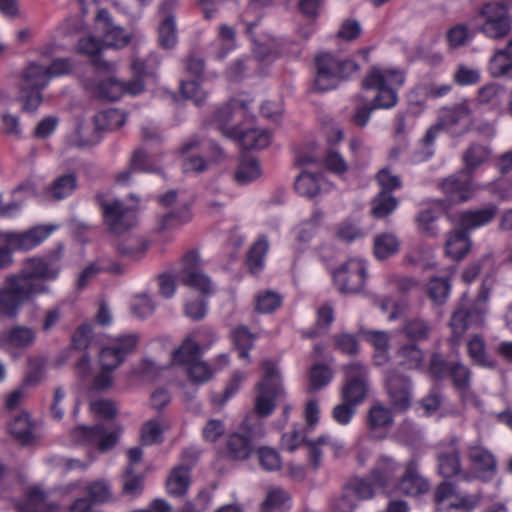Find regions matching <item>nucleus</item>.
Here are the masks:
<instances>
[{
  "mask_svg": "<svg viewBox=\"0 0 512 512\" xmlns=\"http://www.w3.org/2000/svg\"><path fill=\"white\" fill-rule=\"evenodd\" d=\"M61 269L60 257L55 254L26 259L21 270L7 276L0 288V314L15 318L23 304L49 291L45 282L58 279Z\"/></svg>",
  "mask_w": 512,
  "mask_h": 512,
  "instance_id": "obj_1",
  "label": "nucleus"
},
{
  "mask_svg": "<svg viewBox=\"0 0 512 512\" xmlns=\"http://www.w3.org/2000/svg\"><path fill=\"white\" fill-rule=\"evenodd\" d=\"M264 423L256 416L247 415L238 429L226 439V460L244 461L250 458L258 441L265 436Z\"/></svg>",
  "mask_w": 512,
  "mask_h": 512,
  "instance_id": "obj_2",
  "label": "nucleus"
},
{
  "mask_svg": "<svg viewBox=\"0 0 512 512\" xmlns=\"http://www.w3.org/2000/svg\"><path fill=\"white\" fill-rule=\"evenodd\" d=\"M178 154L183 157L182 170L184 173H201L210 164L220 160L223 150L216 142L203 141L199 136L193 135L181 144Z\"/></svg>",
  "mask_w": 512,
  "mask_h": 512,
  "instance_id": "obj_3",
  "label": "nucleus"
},
{
  "mask_svg": "<svg viewBox=\"0 0 512 512\" xmlns=\"http://www.w3.org/2000/svg\"><path fill=\"white\" fill-rule=\"evenodd\" d=\"M316 74L314 87L317 91L336 88L340 81L349 78L359 70V65L351 59H338L329 52L315 57Z\"/></svg>",
  "mask_w": 512,
  "mask_h": 512,
  "instance_id": "obj_4",
  "label": "nucleus"
},
{
  "mask_svg": "<svg viewBox=\"0 0 512 512\" xmlns=\"http://www.w3.org/2000/svg\"><path fill=\"white\" fill-rule=\"evenodd\" d=\"M262 366L264 375L256 385L257 396L254 405L255 416L258 419L270 416L275 410L276 400L285 396L280 373L275 363L265 360Z\"/></svg>",
  "mask_w": 512,
  "mask_h": 512,
  "instance_id": "obj_5",
  "label": "nucleus"
},
{
  "mask_svg": "<svg viewBox=\"0 0 512 512\" xmlns=\"http://www.w3.org/2000/svg\"><path fill=\"white\" fill-rule=\"evenodd\" d=\"M404 82V76L397 71H387L383 73L377 68H373L363 79V89L377 90V94L372 101L375 109H390L398 102V94L394 86H401Z\"/></svg>",
  "mask_w": 512,
  "mask_h": 512,
  "instance_id": "obj_6",
  "label": "nucleus"
},
{
  "mask_svg": "<svg viewBox=\"0 0 512 512\" xmlns=\"http://www.w3.org/2000/svg\"><path fill=\"white\" fill-rule=\"evenodd\" d=\"M487 299L488 291L483 290L473 304L465 306L461 303L454 310L449 320V326L452 332L449 342L452 345L457 346L460 344L463 336L471 325L483 324Z\"/></svg>",
  "mask_w": 512,
  "mask_h": 512,
  "instance_id": "obj_7",
  "label": "nucleus"
},
{
  "mask_svg": "<svg viewBox=\"0 0 512 512\" xmlns=\"http://www.w3.org/2000/svg\"><path fill=\"white\" fill-rule=\"evenodd\" d=\"M479 16L483 18L479 30L488 38L499 40L510 33L512 17L505 2H489L482 5L479 9Z\"/></svg>",
  "mask_w": 512,
  "mask_h": 512,
  "instance_id": "obj_8",
  "label": "nucleus"
},
{
  "mask_svg": "<svg viewBox=\"0 0 512 512\" xmlns=\"http://www.w3.org/2000/svg\"><path fill=\"white\" fill-rule=\"evenodd\" d=\"M332 277L341 294L361 293L367 279L366 265L360 259H349L332 272Z\"/></svg>",
  "mask_w": 512,
  "mask_h": 512,
  "instance_id": "obj_9",
  "label": "nucleus"
},
{
  "mask_svg": "<svg viewBox=\"0 0 512 512\" xmlns=\"http://www.w3.org/2000/svg\"><path fill=\"white\" fill-rule=\"evenodd\" d=\"M95 202L101 209L103 222L111 233L119 235L135 225V212L121 201L115 200L108 203L105 196L99 193L95 196Z\"/></svg>",
  "mask_w": 512,
  "mask_h": 512,
  "instance_id": "obj_10",
  "label": "nucleus"
},
{
  "mask_svg": "<svg viewBox=\"0 0 512 512\" xmlns=\"http://www.w3.org/2000/svg\"><path fill=\"white\" fill-rule=\"evenodd\" d=\"M437 186L446 197L443 200H437V204L444 209L468 201L474 190L472 176L463 170L443 178Z\"/></svg>",
  "mask_w": 512,
  "mask_h": 512,
  "instance_id": "obj_11",
  "label": "nucleus"
},
{
  "mask_svg": "<svg viewBox=\"0 0 512 512\" xmlns=\"http://www.w3.org/2000/svg\"><path fill=\"white\" fill-rule=\"evenodd\" d=\"M345 379L341 388V398L352 405L361 404L367 397L368 373L366 367L360 362H353L344 366Z\"/></svg>",
  "mask_w": 512,
  "mask_h": 512,
  "instance_id": "obj_12",
  "label": "nucleus"
},
{
  "mask_svg": "<svg viewBox=\"0 0 512 512\" xmlns=\"http://www.w3.org/2000/svg\"><path fill=\"white\" fill-rule=\"evenodd\" d=\"M386 392L391 409L405 413L412 403V382L410 377L391 369L385 374Z\"/></svg>",
  "mask_w": 512,
  "mask_h": 512,
  "instance_id": "obj_13",
  "label": "nucleus"
},
{
  "mask_svg": "<svg viewBox=\"0 0 512 512\" xmlns=\"http://www.w3.org/2000/svg\"><path fill=\"white\" fill-rule=\"evenodd\" d=\"M72 439L80 444L96 447L105 452L112 449L118 442L119 431H108L104 425H80L71 432Z\"/></svg>",
  "mask_w": 512,
  "mask_h": 512,
  "instance_id": "obj_14",
  "label": "nucleus"
},
{
  "mask_svg": "<svg viewBox=\"0 0 512 512\" xmlns=\"http://www.w3.org/2000/svg\"><path fill=\"white\" fill-rule=\"evenodd\" d=\"M138 336L136 334L121 335L114 339L110 345L105 346L99 353V363L103 370H115L136 348Z\"/></svg>",
  "mask_w": 512,
  "mask_h": 512,
  "instance_id": "obj_15",
  "label": "nucleus"
},
{
  "mask_svg": "<svg viewBox=\"0 0 512 512\" xmlns=\"http://www.w3.org/2000/svg\"><path fill=\"white\" fill-rule=\"evenodd\" d=\"M158 63L152 58H134L130 64L132 79L123 81V95L138 96L145 90V81L157 77Z\"/></svg>",
  "mask_w": 512,
  "mask_h": 512,
  "instance_id": "obj_16",
  "label": "nucleus"
},
{
  "mask_svg": "<svg viewBox=\"0 0 512 512\" xmlns=\"http://www.w3.org/2000/svg\"><path fill=\"white\" fill-rule=\"evenodd\" d=\"M185 69L193 76V79L180 82L181 94L184 98L192 100L195 105L201 106L206 99V93L200 85L204 71V61L199 57L190 55L185 59Z\"/></svg>",
  "mask_w": 512,
  "mask_h": 512,
  "instance_id": "obj_17",
  "label": "nucleus"
},
{
  "mask_svg": "<svg viewBox=\"0 0 512 512\" xmlns=\"http://www.w3.org/2000/svg\"><path fill=\"white\" fill-rule=\"evenodd\" d=\"M226 137L234 140L245 150L264 149L270 145L272 140V134L269 130L244 128L242 126L226 129Z\"/></svg>",
  "mask_w": 512,
  "mask_h": 512,
  "instance_id": "obj_18",
  "label": "nucleus"
},
{
  "mask_svg": "<svg viewBox=\"0 0 512 512\" xmlns=\"http://www.w3.org/2000/svg\"><path fill=\"white\" fill-rule=\"evenodd\" d=\"M52 231V227L36 226L24 232H6L3 239L12 250L28 251L40 245Z\"/></svg>",
  "mask_w": 512,
  "mask_h": 512,
  "instance_id": "obj_19",
  "label": "nucleus"
},
{
  "mask_svg": "<svg viewBox=\"0 0 512 512\" xmlns=\"http://www.w3.org/2000/svg\"><path fill=\"white\" fill-rule=\"evenodd\" d=\"M26 70L28 78L36 77L41 87H47L52 78L72 73L73 62L69 58H56L47 67L31 62Z\"/></svg>",
  "mask_w": 512,
  "mask_h": 512,
  "instance_id": "obj_20",
  "label": "nucleus"
},
{
  "mask_svg": "<svg viewBox=\"0 0 512 512\" xmlns=\"http://www.w3.org/2000/svg\"><path fill=\"white\" fill-rule=\"evenodd\" d=\"M468 460L477 478L488 481L497 472V462L494 455L481 446H472L468 449Z\"/></svg>",
  "mask_w": 512,
  "mask_h": 512,
  "instance_id": "obj_21",
  "label": "nucleus"
},
{
  "mask_svg": "<svg viewBox=\"0 0 512 512\" xmlns=\"http://www.w3.org/2000/svg\"><path fill=\"white\" fill-rule=\"evenodd\" d=\"M398 490L407 496H419L429 490V482L418 469V463L411 459L405 465V472L398 483Z\"/></svg>",
  "mask_w": 512,
  "mask_h": 512,
  "instance_id": "obj_22",
  "label": "nucleus"
},
{
  "mask_svg": "<svg viewBox=\"0 0 512 512\" xmlns=\"http://www.w3.org/2000/svg\"><path fill=\"white\" fill-rule=\"evenodd\" d=\"M174 3L172 0H165L161 3L159 11L164 15L158 27V42L160 47L171 49L177 43V29L175 17L172 13Z\"/></svg>",
  "mask_w": 512,
  "mask_h": 512,
  "instance_id": "obj_23",
  "label": "nucleus"
},
{
  "mask_svg": "<svg viewBox=\"0 0 512 512\" xmlns=\"http://www.w3.org/2000/svg\"><path fill=\"white\" fill-rule=\"evenodd\" d=\"M84 88L99 100L117 101L123 96V81L110 77L100 81L88 80Z\"/></svg>",
  "mask_w": 512,
  "mask_h": 512,
  "instance_id": "obj_24",
  "label": "nucleus"
},
{
  "mask_svg": "<svg viewBox=\"0 0 512 512\" xmlns=\"http://www.w3.org/2000/svg\"><path fill=\"white\" fill-rule=\"evenodd\" d=\"M436 460L438 463V473L442 477L449 479L461 474V452L457 447V439H452L449 447L438 453Z\"/></svg>",
  "mask_w": 512,
  "mask_h": 512,
  "instance_id": "obj_25",
  "label": "nucleus"
},
{
  "mask_svg": "<svg viewBox=\"0 0 512 512\" xmlns=\"http://www.w3.org/2000/svg\"><path fill=\"white\" fill-rule=\"evenodd\" d=\"M498 211V206L492 203L480 209L465 210L458 215V226L470 232L490 223L496 217Z\"/></svg>",
  "mask_w": 512,
  "mask_h": 512,
  "instance_id": "obj_26",
  "label": "nucleus"
},
{
  "mask_svg": "<svg viewBox=\"0 0 512 512\" xmlns=\"http://www.w3.org/2000/svg\"><path fill=\"white\" fill-rule=\"evenodd\" d=\"M446 254L455 261H461L471 249L469 232L458 226L447 234L445 243Z\"/></svg>",
  "mask_w": 512,
  "mask_h": 512,
  "instance_id": "obj_27",
  "label": "nucleus"
},
{
  "mask_svg": "<svg viewBox=\"0 0 512 512\" xmlns=\"http://www.w3.org/2000/svg\"><path fill=\"white\" fill-rule=\"evenodd\" d=\"M196 334L192 333L188 335L176 348L172 355L171 361L175 365L187 366L192 365L196 360L200 359L202 349L198 341L196 340Z\"/></svg>",
  "mask_w": 512,
  "mask_h": 512,
  "instance_id": "obj_28",
  "label": "nucleus"
},
{
  "mask_svg": "<svg viewBox=\"0 0 512 512\" xmlns=\"http://www.w3.org/2000/svg\"><path fill=\"white\" fill-rule=\"evenodd\" d=\"M24 85L20 88V99L23 103V109L28 112H34L42 102V92L46 87H41L39 80L27 77V70L23 72Z\"/></svg>",
  "mask_w": 512,
  "mask_h": 512,
  "instance_id": "obj_29",
  "label": "nucleus"
},
{
  "mask_svg": "<svg viewBox=\"0 0 512 512\" xmlns=\"http://www.w3.org/2000/svg\"><path fill=\"white\" fill-rule=\"evenodd\" d=\"M455 267L450 268L449 275L445 277L433 276L426 284V294L436 305H443L448 300L451 292V279L455 273Z\"/></svg>",
  "mask_w": 512,
  "mask_h": 512,
  "instance_id": "obj_30",
  "label": "nucleus"
},
{
  "mask_svg": "<svg viewBox=\"0 0 512 512\" xmlns=\"http://www.w3.org/2000/svg\"><path fill=\"white\" fill-rule=\"evenodd\" d=\"M359 333L375 348L376 354L374 359L376 364L382 365L387 362L389 359V333L386 331L368 330L365 328H360Z\"/></svg>",
  "mask_w": 512,
  "mask_h": 512,
  "instance_id": "obj_31",
  "label": "nucleus"
},
{
  "mask_svg": "<svg viewBox=\"0 0 512 512\" xmlns=\"http://www.w3.org/2000/svg\"><path fill=\"white\" fill-rule=\"evenodd\" d=\"M490 155L491 150L488 146L472 143L462 155V161L464 163L462 170L472 176L477 168L489 160Z\"/></svg>",
  "mask_w": 512,
  "mask_h": 512,
  "instance_id": "obj_32",
  "label": "nucleus"
},
{
  "mask_svg": "<svg viewBox=\"0 0 512 512\" xmlns=\"http://www.w3.org/2000/svg\"><path fill=\"white\" fill-rule=\"evenodd\" d=\"M33 430L34 425L26 412L20 413L8 424L9 434L21 445H28L34 440Z\"/></svg>",
  "mask_w": 512,
  "mask_h": 512,
  "instance_id": "obj_33",
  "label": "nucleus"
},
{
  "mask_svg": "<svg viewBox=\"0 0 512 512\" xmlns=\"http://www.w3.org/2000/svg\"><path fill=\"white\" fill-rule=\"evenodd\" d=\"M190 469L184 465L174 467L166 481V489L168 494L181 497L186 494L190 483Z\"/></svg>",
  "mask_w": 512,
  "mask_h": 512,
  "instance_id": "obj_34",
  "label": "nucleus"
},
{
  "mask_svg": "<svg viewBox=\"0 0 512 512\" xmlns=\"http://www.w3.org/2000/svg\"><path fill=\"white\" fill-rule=\"evenodd\" d=\"M262 174L259 161L250 155H242L239 159L237 170L234 173V180L239 185H245L256 179Z\"/></svg>",
  "mask_w": 512,
  "mask_h": 512,
  "instance_id": "obj_35",
  "label": "nucleus"
},
{
  "mask_svg": "<svg viewBox=\"0 0 512 512\" xmlns=\"http://www.w3.org/2000/svg\"><path fill=\"white\" fill-rule=\"evenodd\" d=\"M102 44L94 37L82 38L78 43V50L80 53L92 57V65L97 70L110 72L113 65L100 57Z\"/></svg>",
  "mask_w": 512,
  "mask_h": 512,
  "instance_id": "obj_36",
  "label": "nucleus"
},
{
  "mask_svg": "<svg viewBox=\"0 0 512 512\" xmlns=\"http://www.w3.org/2000/svg\"><path fill=\"white\" fill-rule=\"evenodd\" d=\"M268 249L269 242L265 235H261L250 247L246 257V265L252 274H257L263 269Z\"/></svg>",
  "mask_w": 512,
  "mask_h": 512,
  "instance_id": "obj_37",
  "label": "nucleus"
},
{
  "mask_svg": "<svg viewBox=\"0 0 512 512\" xmlns=\"http://www.w3.org/2000/svg\"><path fill=\"white\" fill-rule=\"evenodd\" d=\"M393 409L382 404L370 407L367 414V426L371 432L386 430L393 424Z\"/></svg>",
  "mask_w": 512,
  "mask_h": 512,
  "instance_id": "obj_38",
  "label": "nucleus"
},
{
  "mask_svg": "<svg viewBox=\"0 0 512 512\" xmlns=\"http://www.w3.org/2000/svg\"><path fill=\"white\" fill-rule=\"evenodd\" d=\"M472 115V110L467 100H463L451 107L442 110L439 122L444 128H452L461 122L468 120Z\"/></svg>",
  "mask_w": 512,
  "mask_h": 512,
  "instance_id": "obj_39",
  "label": "nucleus"
},
{
  "mask_svg": "<svg viewBox=\"0 0 512 512\" xmlns=\"http://www.w3.org/2000/svg\"><path fill=\"white\" fill-rule=\"evenodd\" d=\"M78 184L77 176L74 172L66 173L54 179L48 187L47 192L55 200L68 198L76 190Z\"/></svg>",
  "mask_w": 512,
  "mask_h": 512,
  "instance_id": "obj_40",
  "label": "nucleus"
},
{
  "mask_svg": "<svg viewBox=\"0 0 512 512\" xmlns=\"http://www.w3.org/2000/svg\"><path fill=\"white\" fill-rule=\"evenodd\" d=\"M127 120V115L119 109H107L97 113L94 124L99 131H113L121 128Z\"/></svg>",
  "mask_w": 512,
  "mask_h": 512,
  "instance_id": "obj_41",
  "label": "nucleus"
},
{
  "mask_svg": "<svg viewBox=\"0 0 512 512\" xmlns=\"http://www.w3.org/2000/svg\"><path fill=\"white\" fill-rule=\"evenodd\" d=\"M192 217L193 214L190 205L185 204L176 210L162 215L158 219V230L166 231L178 228L184 224L189 223L192 220Z\"/></svg>",
  "mask_w": 512,
  "mask_h": 512,
  "instance_id": "obj_42",
  "label": "nucleus"
},
{
  "mask_svg": "<svg viewBox=\"0 0 512 512\" xmlns=\"http://www.w3.org/2000/svg\"><path fill=\"white\" fill-rule=\"evenodd\" d=\"M397 469L398 465L393 459L383 457L377 466L372 469L370 474L371 481L379 487H386L395 478Z\"/></svg>",
  "mask_w": 512,
  "mask_h": 512,
  "instance_id": "obj_43",
  "label": "nucleus"
},
{
  "mask_svg": "<svg viewBox=\"0 0 512 512\" xmlns=\"http://www.w3.org/2000/svg\"><path fill=\"white\" fill-rule=\"evenodd\" d=\"M453 388L460 393L462 397L471 389L472 372L470 368L460 361L453 362L449 376Z\"/></svg>",
  "mask_w": 512,
  "mask_h": 512,
  "instance_id": "obj_44",
  "label": "nucleus"
},
{
  "mask_svg": "<svg viewBox=\"0 0 512 512\" xmlns=\"http://www.w3.org/2000/svg\"><path fill=\"white\" fill-rule=\"evenodd\" d=\"M35 340L34 331L25 326H15L6 331L2 336V341L15 348H26Z\"/></svg>",
  "mask_w": 512,
  "mask_h": 512,
  "instance_id": "obj_45",
  "label": "nucleus"
},
{
  "mask_svg": "<svg viewBox=\"0 0 512 512\" xmlns=\"http://www.w3.org/2000/svg\"><path fill=\"white\" fill-rule=\"evenodd\" d=\"M47 359L44 356H29L27 359V371L23 380V386H36L44 378Z\"/></svg>",
  "mask_w": 512,
  "mask_h": 512,
  "instance_id": "obj_46",
  "label": "nucleus"
},
{
  "mask_svg": "<svg viewBox=\"0 0 512 512\" xmlns=\"http://www.w3.org/2000/svg\"><path fill=\"white\" fill-rule=\"evenodd\" d=\"M333 377L332 369L323 363H316L310 368L307 391L313 393L327 386Z\"/></svg>",
  "mask_w": 512,
  "mask_h": 512,
  "instance_id": "obj_47",
  "label": "nucleus"
},
{
  "mask_svg": "<svg viewBox=\"0 0 512 512\" xmlns=\"http://www.w3.org/2000/svg\"><path fill=\"white\" fill-rule=\"evenodd\" d=\"M468 355L476 364L487 367L495 368L496 362L489 358L486 353L485 342L480 335H474L467 344Z\"/></svg>",
  "mask_w": 512,
  "mask_h": 512,
  "instance_id": "obj_48",
  "label": "nucleus"
},
{
  "mask_svg": "<svg viewBox=\"0 0 512 512\" xmlns=\"http://www.w3.org/2000/svg\"><path fill=\"white\" fill-rule=\"evenodd\" d=\"M399 250V241L391 233H383L374 239V254L377 259L384 260L396 254Z\"/></svg>",
  "mask_w": 512,
  "mask_h": 512,
  "instance_id": "obj_49",
  "label": "nucleus"
},
{
  "mask_svg": "<svg viewBox=\"0 0 512 512\" xmlns=\"http://www.w3.org/2000/svg\"><path fill=\"white\" fill-rule=\"evenodd\" d=\"M46 498V493L41 488L34 486L26 491L25 499L17 502L15 507L18 512H39Z\"/></svg>",
  "mask_w": 512,
  "mask_h": 512,
  "instance_id": "obj_50",
  "label": "nucleus"
},
{
  "mask_svg": "<svg viewBox=\"0 0 512 512\" xmlns=\"http://www.w3.org/2000/svg\"><path fill=\"white\" fill-rule=\"evenodd\" d=\"M371 213L375 218H385L398 206V200L390 193L379 192L371 202Z\"/></svg>",
  "mask_w": 512,
  "mask_h": 512,
  "instance_id": "obj_51",
  "label": "nucleus"
},
{
  "mask_svg": "<svg viewBox=\"0 0 512 512\" xmlns=\"http://www.w3.org/2000/svg\"><path fill=\"white\" fill-rule=\"evenodd\" d=\"M399 364L407 369L418 368L423 361V352L416 344H406L397 352Z\"/></svg>",
  "mask_w": 512,
  "mask_h": 512,
  "instance_id": "obj_52",
  "label": "nucleus"
},
{
  "mask_svg": "<svg viewBox=\"0 0 512 512\" xmlns=\"http://www.w3.org/2000/svg\"><path fill=\"white\" fill-rule=\"evenodd\" d=\"M131 41V35L126 33L125 29L121 26L110 25L108 28H103V45L113 48H123Z\"/></svg>",
  "mask_w": 512,
  "mask_h": 512,
  "instance_id": "obj_53",
  "label": "nucleus"
},
{
  "mask_svg": "<svg viewBox=\"0 0 512 512\" xmlns=\"http://www.w3.org/2000/svg\"><path fill=\"white\" fill-rule=\"evenodd\" d=\"M181 279L184 285L199 291L203 295L213 292L210 278L199 270L188 271V273L181 275Z\"/></svg>",
  "mask_w": 512,
  "mask_h": 512,
  "instance_id": "obj_54",
  "label": "nucleus"
},
{
  "mask_svg": "<svg viewBox=\"0 0 512 512\" xmlns=\"http://www.w3.org/2000/svg\"><path fill=\"white\" fill-rule=\"evenodd\" d=\"M402 331L412 341H423L429 338L431 327L424 319L413 318L406 321Z\"/></svg>",
  "mask_w": 512,
  "mask_h": 512,
  "instance_id": "obj_55",
  "label": "nucleus"
},
{
  "mask_svg": "<svg viewBox=\"0 0 512 512\" xmlns=\"http://www.w3.org/2000/svg\"><path fill=\"white\" fill-rule=\"evenodd\" d=\"M232 341L239 351V357L249 358V351L253 347L254 335L245 326H240L233 330L231 334Z\"/></svg>",
  "mask_w": 512,
  "mask_h": 512,
  "instance_id": "obj_56",
  "label": "nucleus"
},
{
  "mask_svg": "<svg viewBox=\"0 0 512 512\" xmlns=\"http://www.w3.org/2000/svg\"><path fill=\"white\" fill-rule=\"evenodd\" d=\"M89 500L92 503H106L112 498L111 485L107 480H95L86 487Z\"/></svg>",
  "mask_w": 512,
  "mask_h": 512,
  "instance_id": "obj_57",
  "label": "nucleus"
},
{
  "mask_svg": "<svg viewBox=\"0 0 512 512\" xmlns=\"http://www.w3.org/2000/svg\"><path fill=\"white\" fill-rule=\"evenodd\" d=\"M148 249V242L140 238H131L126 242L120 243L118 252L132 260L142 259Z\"/></svg>",
  "mask_w": 512,
  "mask_h": 512,
  "instance_id": "obj_58",
  "label": "nucleus"
},
{
  "mask_svg": "<svg viewBox=\"0 0 512 512\" xmlns=\"http://www.w3.org/2000/svg\"><path fill=\"white\" fill-rule=\"evenodd\" d=\"M416 223L418 229L425 237L435 238L439 234L436 226L437 215L431 209L420 211L416 216Z\"/></svg>",
  "mask_w": 512,
  "mask_h": 512,
  "instance_id": "obj_59",
  "label": "nucleus"
},
{
  "mask_svg": "<svg viewBox=\"0 0 512 512\" xmlns=\"http://www.w3.org/2000/svg\"><path fill=\"white\" fill-rule=\"evenodd\" d=\"M332 342L334 349L344 354L354 356L359 353V342L353 334L347 332L334 334L332 336Z\"/></svg>",
  "mask_w": 512,
  "mask_h": 512,
  "instance_id": "obj_60",
  "label": "nucleus"
},
{
  "mask_svg": "<svg viewBox=\"0 0 512 512\" xmlns=\"http://www.w3.org/2000/svg\"><path fill=\"white\" fill-rule=\"evenodd\" d=\"M453 362L447 361L440 353H433L430 357L428 371L436 381H442L449 376Z\"/></svg>",
  "mask_w": 512,
  "mask_h": 512,
  "instance_id": "obj_61",
  "label": "nucleus"
},
{
  "mask_svg": "<svg viewBox=\"0 0 512 512\" xmlns=\"http://www.w3.org/2000/svg\"><path fill=\"white\" fill-rule=\"evenodd\" d=\"M294 186L300 195L309 198L316 196L320 190L317 178L309 172H302L297 177Z\"/></svg>",
  "mask_w": 512,
  "mask_h": 512,
  "instance_id": "obj_62",
  "label": "nucleus"
},
{
  "mask_svg": "<svg viewBox=\"0 0 512 512\" xmlns=\"http://www.w3.org/2000/svg\"><path fill=\"white\" fill-rule=\"evenodd\" d=\"M144 488L143 477L135 475L133 467H127L123 475L122 492L129 496H139Z\"/></svg>",
  "mask_w": 512,
  "mask_h": 512,
  "instance_id": "obj_63",
  "label": "nucleus"
},
{
  "mask_svg": "<svg viewBox=\"0 0 512 512\" xmlns=\"http://www.w3.org/2000/svg\"><path fill=\"white\" fill-rule=\"evenodd\" d=\"M282 304V297L273 291H265L256 298V310L260 313H272Z\"/></svg>",
  "mask_w": 512,
  "mask_h": 512,
  "instance_id": "obj_64",
  "label": "nucleus"
}]
</instances>
